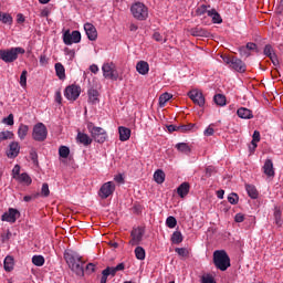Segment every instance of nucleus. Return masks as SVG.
Wrapping results in <instances>:
<instances>
[{
	"label": "nucleus",
	"mask_w": 283,
	"mask_h": 283,
	"mask_svg": "<svg viewBox=\"0 0 283 283\" xmlns=\"http://www.w3.org/2000/svg\"><path fill=\"white\" fill-rule=\"evenodd\" d=\"M64 260L66 261L73 273H75L80 277H83L85 275V268L83 266L85 263L81 260V256H75L70 252H65Z\"/></svg>",
	"instance_id": "nucleus-1"
},
{
	"label": "nucleus",
	"mask_w": 283,
	"mask_h": 283,
	"mask_svg": "<svg viewBox=\"0 0 283 283\" xmlns=\"http://www.w3.org/2000/svg\"><path fill=\"white\" fill-rule=\"evenodd\" d=\"M213 262L214 266H217L219 271H227V269L231 266V259L224 250H217L213 252Z\"/></svg>",
	"instance_id": "nucleus-2"
},
{
	"label": "nucleus",
	"mask_w": 283,
	"mask_h": 283,
	"mask_svg": "<svg viewBox=\"0 0 283 283\" xmlns=\"http://www.w3.org/2000/svg\"><path fill=\"white\" fill-rule=\"evenodd\" d=\"M19 54H25L23 48H12L10 50H0V59L4 63H14L19 59Z\"/></svg>",
	"instance_id": "nucleus-3"
},
{
	"label": "nucleus",
	"mask_w": 283,
	"mask_h": 283,
	"mask_svg": "<svg viewBox=\"0 0 283 283\" xmlns=\"http://www.w3.org/2000/svg\"><path fill=\"white\" fill-rule=\"evenodd\" d=\"M87 129L95 143L103 144L107 140V132H105L103 127L94 126V123L88 122Z\"/></svg>",
	"instance_id": "nucleus-4"
},
{
	"label": "nucleus",
	"mask_w": 283,
	"mask_h": 283,
	"mask_svg": "<svg viewBox=\"0 0 283 283\" xmlns=\"http://www.w3.org/2000/svg\"><path fill=\"white\" fill-rule=\"evenodd\" d=\"M130 12L135 19L138 21H145L147 20V17H149V9L145 3L136 2L132 6Z\"/></svg>",
	"instance_id": "nucleus-5"
},
{
	"label": "nucleus",
	"mask_w": 283,
	"mask_h": 283,
	"mask_svg": "<svg viewBox=\"0 0 283 283\" xmlns=\"http://www.w3.org/2000/svg\"><path fill=\"white\" fill-rule=\"evenodd\" d=\"M102 72L103 76L108 78V81H118V70H116V64H114V62L104 63Z\"/></svg>",
	"instance_id": "nucleus-6"
},
{
	"label": "nucleus",
	"mask_w": 283,
	"mask_h": 283,
	"mask_svg": "<svg viewBox=\"0 0 283 283\" xmlns=\"http://www.w3.org/2000/svg\"><path fill=\"white\" fill-rule=\"evenodd\" d=\"M32 136L38 143H43V140L48 138V128L43 125V123H38L33 127Z\"/></svg>",
	"instance_id": "nucleus-7"
},
{
	"label": "nucleus",
	"mask_w": 283,
	"mask_h": 283,
	"mask_svg": "<svg viewBox=\"0 0 283 283\" xmlns=\"http://www.w3.org/2000/svg\"><path fill=\"white\" fill-rule=\"evenodd\" d=\"M224 61L235 72H240L241 74L247 72V64H244L242 60L235 56H232V57H226Z\"/></svg>",
	"instance_id": "nucleus-8"
},
{
	"label": "nucleus",
	"mask_w": 283,
	"mask_h": 283,
	"mask_svg": "<svg viewBox=\"0 0 283 283\" xmlns=\"http://www.w3.org/2000/svg\"><path fill=\"white\" fill-rule=\"evenodd\" d=\"M143 235H145V229L142 227L134 228L130 232V240L128 242L130 247H138V244L143 242Z\"/></svg>",
	"instance_id": "nucleus-9"
},
{
	"label": "nucleus",
	"mask_w": 283,
	"mask_h": 283,
	"mask_svg": "<svg viewBox=\"0 0 283 283\" xmlns=\"http://www.w3.org/2000/svg\"><path fill=\"white\" fill-rule=\"evenodd\" d=\"M63 42L65 45H72L73 43H81V32L80 31H65L63 34Z\"/></svg>",
	"instance_id": "nucleus-10"
},
{
	"label": "nucleus",
	"mask_w": 283,
	"mask_h": 283,
	"mask_svg": "<svg viewBox=\"0 0 283 283\" xmlns=\"http://www.w3.org/2000/svg\"><path fill=\"white\" fill-rule=\"evenodd\" d=\"M116 191V185L113 181L105 182L99 189L102 200H107Z\"/></svg>",
	"instance_id": "nucleus-11"
},
{
	"label": "nucleus",
	"mask_w": 283,
	"mask_h": 283,
	"mask_svg": "<svg viewBox=\"0 0 283 283\" xmlns=\"http://www.w3.org/2000/svg\"><path fill=\"white\" fill-rule=\"evenodd\" d=\"M64 96L67 101H76L81 96V86L74 84L67 86L64 91Z\"/></svg>",
	"instance_id": "nucleus-12"
},
{
	"label": "nucleus",
	"mask_w": 283,
	"mask_h": 283,
	"mask_svg": "<svg viewBox=\"0 0 283 283\" xmlns=\"http://www.w3.org/2000/svg\"><path fill=\"white\" fill-rule=\"evenodd\" d=\"M19 218H21V212H19V210H17L14 208H9L8 212H4L2 214V221L11 222L12 224H14V222H17V220H19Z\"/></svg>",
	"instance_id": "nucleus-13"
},
{
	"label": "nucleus",
	"mask_w": 283,
	"mask_h": 283,
	"mask_svg": "<svg viewBox=\"0 0 283 283\" xmlns=\"http://www.w3.org/2000/svg\"><path fill=\"white\" fill-rule=\"evenodd\" d=\"M188 96L195 105H199V107H205V95L198 91V90H192L188 93Z\"/></svg>",
	"instance_id": "nucleus-14"
},
{
	"label": "nucleus",
	"mask_w": 283,
	"mask_h": 283,
	"mask_svg": "<svg viewBox=\"0 0 283 283\" xmlns=\"http://www.w3.org/2000/svg\"><path fill=\"white\" fill-rule=\"evenodd\" d=\"M263 54L272 61L273 65H280L277 54H275V51L273 50V46L271 44H266L264 46Z\"/></svg>",
	"instance_id": "nucleus-15"
},
{
	"label": "nucleus",
	"mask_w": 283,
	"mask_h": 283,
	"mask_svg": "<svg viewBox=\"0 0 283 283\" xmlns=\"http://www.w3.org/2000/svg\"><path fill=\"white\" fill-rule=\"evenodd\" d=\"M84 30L90 41H96V39H98V31H96V27H94V24L85 23Z\"/></svg>",
	"instance_id": "nucleus-16"
},
{
	"label": "nucleus",
	"mask_w": 283,
	"mask_h": 283,
	"mask_svg": "<svg viewBox=\"0 0 283 283\" xmlns=\"http://www.w3.org/2000/svg\"><path fill=\"white\" fill-rule=\"evenodd\" d=\"M20 150H21V147L19 146V143L12 142L9 145V150L7 153L8 158H17L19 156Z\"/></svg>",
	"instance_id": "nucleus-17"
},
{
	"label": "nucleus",
	"mask_w": 283,
	"mask_h": 283,
	"mask_svg": "<svg viewBox=\"0 0 283 283\" xmlns=\"http://www.w3.org/2000/svg\"><path fill=\"white\" fill-rule=\"evenodd\" d=\"M263 171L268 178H273L275 176V169L273 168V160L266 159L263 165Z\"/></svg>",
	"instance_id": "nucleus-18"
},
{
	"label": "nucleus",
	"mask_w": 283,
	"mask_h": 283,
	"mask_svg": "<svg viewBox=\"0 0 283 283\" xmlns=\"http://www.w3.org/2000/svg\"><path fill=\"white\" fill-rule=\"evenodd\" d=\"M118 133H119V140L122 143H125V140H129V138L132 137V130L127 127L120 126L118 128Z\"/></svg>",
	"instance_id": "nucleus-19"
},
{
	"label": "nucleus",
	"mask_w": 283,
	"mask_h": 283,
	"mask_svg": "<svg viewBox=\"0 0 283 283\" xmlns=\"http://www.w3.org/2000/svg\"><path fill=\"white\" fill-rule=\"evenodd\" d=\"M136 70L138 74L145 76V74H149V63H147L146 61H139L136 65Z\"/></svg>",
	"instance_id": "nucleus-20"
},
{
	"label": "nucleus",
	"mask_w": 283,
	"mask_h": 283,
	"mask_svg": "<svg viewBox=\"0 0 283 283\" xmlns=\"http://www.w3.org/2000/svg\"><path fill=\"white\" fill-rule=\"evenodd\" d=\"M239 118L250 119L253 118V112L249 108L241 107L237 111Z\"/></svg>",
	"instance_id": "nucleus-21"
},
{
	"label": "nucleus",
	"mask_w": 283,
	"mask_h": 283,
	"mask_svg": "<svg viewBox=\"0 0 283 283\" xmlns=\"http://www.w3.org/2000/svg\"><path fill=\"white\" fill-rule=\"evenodd\" d=\"M177 193L180 198H186L189 193V182H184L177 188Z\"/></svg>",
	"instance_id": "nucleus-22"
},
{
	"label": "nucleus",
	"mask_w": 283,
	"mask_h": 283,
	"mask_svg": "<svg viewBox=\"0 0 283 283\" xmlns=\"http://www.w3.org/2000/svg\"><path fill=\"white\" fill-rule=\"evenodd\" d=\"M190 34H191V36H209V31H207L200 27H196L190 30Z\"/></svg>",
	"instance_id": "nucleus-23"
},
{
	"label": "nucleus",
	"mask_w": 283,
	"mask_h": 283,
	"mask_svg": "<svg viewBox=\"0 0 283 283\" xmlns=\"http://www.w3.org/2000/svg\"><path fill=\"white\" fill-rule=\"evenodd\" d=\"M104 271H108V275H112V277H114V275H116L118 271H125V263H119L115 268L107 266Z\"/></svg>",
	"instance_id": "nucleus-24"
},
{
	"label": "nucleus",
	"mask_w": 283,
	"mask_h": 283,
	"mask_svg": "<svg viewBox=\"0 0 283 283\" xmlns=\"http://www.w3.org/2000/svg\"><path fill=\"white\" fill-rule=\"evenodd\" d=\"M4 271H7V273H10V271H13L14 269V258L8 255L4 259Z\"/></svg>",
	"instance_id": "nucleus-25"
},
{
	"label": "nucleus",
	"mask_w": 283,
	"mask_h": 283,
	"mask_svg": "<svg viewBox=\"0 0 283 283\" xmlns=\"http://www.w3.org/2000/svg\"><path fill=\"white\" fill-rule=\"evenodd\" d=\"M274 224H276V227H282L283 224V220H282V210H280V208H274Z\"/></svg>",
	"instance_id": "nucleus-26"
},
{
	"label": "nucleus",
	"mask_w": 283,
	"mask_h": 283,
	"mask_svg": "<svg viewBox=\"0 0 283 283\" xmlns=\"http://www.w3.org/2000/svg\"><path fill=\"white\" fill-rule=\"evenodd\" d=\"M55 72L56 76L60 78V81H64L65 78V66L61 63H55Z\"/></svg>",
	"instance_id": "nucleus-27"
},
{
	"label": "nucleus",
	"mask_w": 283,
	"mask_h": 283,
	"mask_svg": "<svg viewBox=\"0 0 283 283\" xmlns=\"http://www.w3.org/2000/svg\"><path fill=\"white\" fill-rule=\"evenodd\" d=\"M28 132H30V127L28 125L21 124L18 129V136L21 140L25 139L28 136Z\"/></svg>",
	"instance_id": "nucleus-28"
},
{
	"label": "nucleus",
	"mask_w": 283,
	"mask_h": 283,
	"mask_svg": "<svg viewBox=\"0 0 283 283\" xmlns=\"http://www.w3.org/2000/svg\"><path fill=\"white\" fill-rule=\"evenodd\" d=\"M154 180L157 185H163V182H165V171L161 169L156 170L154 174Z\"/></svg>",
	"instance_id": "nucleus-29"
},
{
	"label": "nucleus",
	"mask_w": 283,
	"mask_h": 283,
	"mask_svg": "<svg viewBox=\"0 0 283 283\" xmlns=\"http://www.w3.org/2000/svg\"><path fill=\"white\" fill-rule=\"evenodd\" d=\"M77 140L82 145H92V138H90V136L85 133H78L77 134Z\"/></svg>",
	"instance_id": "nucleus-30"
},
{
	"label": "nucleus",
	"mask_w": 283,
	"mask_h": 283,
	"mask_svg": "<svg viewBox=\"0 0 283 283\" xmlns=\"http://www.w3.org/2000/svg\"><path fill=\"white\" fill-rule=\"evenodd\" d=\"M88 102L93 105H96V103H98V91L94 88H91L88 91Z\"/></svg>",
	"instance_id": "nucleus-31"
},
{
	"label": "nucleus",
	"mask_w": 283,
	"mask_h": 283,
	"mask_svg": "<svg viewBox=\"0 0 283 283\" xmlns=\"http://www.w3.org/2000/svg\"><path fill=\"white\" fill-rule=\"evenodd\" d=\"M174 98V95L169 93H164L159 96V107H165L167 105L168 101H171Z\"/></svg>",
	"instance_id": "nucleus-32"
},
{
	"label": "nucleus",
	"mask_w": 283,
	"mask_h": 283,
	"mask_svg": "<svg viewBox=\"0 0 283 283\" xmlns=\"http://www.w3.org/2000/svg\"><path fill=\"white\" fill-rule=\"evenodd\" d=\"M208 17H211L213 23H222V17L214 9L208 11Z\"/></svg>",
	"instance_id": "nucleus-33"
},
{
	"label": "nucleus",
	"mask_w": 283,
	"mask_h": 283,
	"mask_svg": "<svg viewBox=\"0 0 283 283\" xmlns=\"http://www.w3.org/2000/svg\"><path fill=\"white\" fill-rule=\"evenodd\" d=\"M213 101L216 105H219V107H224V105H227V96L222 94L214 95Z\"/></svg>",
	"instance_id": "nucleus-34"
},
{
	"label": "nucleus",
	"mask_w": 283,
	"mask_h": 283,
	"mask_svg": "<svg viewBox=\"0 0 283 283\" xmlns=\"http://www.w3.org/2000/svg\"><path fill=\"white\" fill-rule=\"evenodd\" d=\"M176 149H178V151H180L181 154H191V147H189V144L187 143L177 144Z\"/></svg>",
	"instance_id": "nucleus-35"
},
{
	"label": "nucleus",
	"mask_w": 283,
	"mask_h": 283,
	"mask_svg": "<svg viewBox=\"0 0 283 283\" xmlns=\"http://www.w3.org/2000/svg\"><path fill=\"white\" fill-rule=\"evenodd\" d=\"M14 138V133L10 130L0 132V143L3 140H12Z\"/></svg>",
	"instance_id": "nucleus-36"
},
{
	"label": "nucleus",
	"mask_w": 283,
	"mask_h": 283,
	"mask_svg": "<svg viewBox=\"0 0 283 283\" xmlns=\"http://www.w3.org/2000/svg\"><path fill=\"white\" fill-rule=\"evenodd\" d=\"M15 180H19L20 182H23L24 185H28V186L32 185V178L27 172L18 176V178Z\"/></svg>",
	"instance_id": "nucleus-37"
},
{
	"label": "nucleus",
	"mask_w": 283,
	"mask_h": 283,
	"mask_svg": "<svg viewBox=\"0 0 283 283\" xmlns=\"http://www.w3.org/2000/svg\"><path fill=\"white\" fill-rule=\"evenodd\" d=\"M245 189H247L248 196H250V198H252L253 200H255V198H258V189H255V186L247 185Z\"/></svg>",
	"instance_id": "nucleus-38"
},
{
	"label": "nucleus",
	"mask_w": 283,
	"mask_h": 283,
	"mask_svg": "<svg viewBox=\"0 0 283 283\" xmlns=\"http://www.w3.org/2000/svg\"><path fill=\"white\" fill-rule=\"evenodd\" d=\"M32 263L34 266H43L45 264V258L43 255H33Z\"/></svg>",
	"instance_id": "nucleus-39"
},
{
	"label": "nucleus",
	"mask_w": 283,
	"mask_h": 283,
	"mask_svg": "<svg viewBox=\"0 0 283 283\" xmlns=\"http://www.w3.org/2000/svg\"><path fill=\"white\" fill-rule=\"evenodd\" d=\"M171 242L174 244H180L182 242V233L180 231H176L172 233Z\"/></svg>",
	"instance_id": "nucleus-40"
},
{
	"label": "nucleus",
	"mask_w": 283,
	"mask_h": 283,
	"mask_svg": "<svg viewBox=\"0 0 283 283\" xmlns=\"http://www.w3.org/2000/svg\"><path fill=\"white\" fill-rule=\"evenodd\" d=\"M135 255L137 260H145V249L143 247H137L135 249Z\"/></svg>",
	"instance_id": "nucleus-41"
},
{
	"label": "nucleus",
	"mask_w": 283,
	"mask_h": 283,
	"mask_svg": "<svg viewBox=\"0 0 283 283\" xmlns=\"http://www.w3.org/2000/svg\"><path fill=\"white\" fill-rule=\"evenodd\" d=\"M176 224H178V221L176 220L175 217H168L167 220H166V226L169 228V229H176Z\"/></svg>",
	"instance_id": "nucleus-42"
},
{
	"label": "nucleus",
	"mask_w": 283,
	"mask_h": 283,
	"mask_svg": "<svg viewBox=\"0 0 283 283\" xmlns=\"http://www.w3.org/2000/svg\"><path fill=\"white\" fill-rule=\"evenodd\" d=\"M20 85H21V87H25V85H28V71L27 70L22 71V73L20 75Z\"/></svg>",
	"instance_id": "nucleus-43"
},
{
	"label": "nucleus",
	"mask_w": 283,
	"mask_h": 283,
	"mask_svg": "<svg viewBox=\"0 0 283 283\" xmlns=\"http://www.w3.org/2000/svg\"><path fill=\"white\" fill-rule=\"evenodd\" d=\"M59 154L61 158H67V156H70V148L67 146H61Z\"/></svg>",
	"instance_id": "nucleus-44"
},
{
	"label": "nucleus",
	"mask_w": 283,
	"mask_h": 283,
	"mask_svg": "<svg viewBox=\"0 0 283 283\" xmlns=\"http://www.w3.org/2000/svg\"><path fill=\"white\" fill-rule=\"evenodd\" d=\"M39 196H42L43 198H48L50 196V186L48 184H43L41 188V193Z\"/></svg>",
	"instance_id": "nucleus-45"
},
{
	"label": "nucleus",
	"mask_w": 283,
	"mask_h": 283,
	"mask_svg": "<svg viewBox=\"0 0 283 283\" xmlns=\"http://www.w3.org/2000/svg\"><path fill=\"white\" fill-rule=\"evenodd\" d=\"M238 200H240V197H238V193L235 192L228 196V202H230V205H238Z\"/></svg>",
	"instance_id": "nucleus-46"
},
{
	"label": "nucleus",
	"mask_w": 283,
	"mask_h": 283,
	"mask_svg": "<svg viewBox=\"0 0 283 283\" xmlns=\"http://www.w3.org/2000/svg\"><path fill=\"white\" fill-rule=\"evenodd\" d=\"M175 251L180 255V258L189 256V250H187V248H176Z\"/></svg>",
	"instance_id": "nucleus-47"
},
{
	"label": "nucleus",
	"mask_w": 283,
	"mask_h": 283,
	"mask_svg": "<svg viewBox=\"0 0 283 283\" xmlns=\"http://www.w3.org/2000/svg\"><path fill=\"white\" fill-rule=\"evenodd\" d=\"M209 12H211V10H208V9H207V6H205V4L200 6V7L197 9V14H198V17H202L203 14H208V15H209Z\"/></svg>",
	"instance_id": "nucleus-48"
},
{
	"label": "nucleus",
	"mask_w": 283,
	"mask_h": 283,
	"mask_svg": "<svg viewBox=\"0 0 283 283\" xmlns=\"http://www.w3.org/2000/svg\"><path fill=\"white\" fill-rule=\"evenodd\" d=\"M196 127V124L179 125V132H191Z\"/></svg>",
	"instance_id": "nucleus-49"
},
{
	"label": "nucleus",
	"mask_w": 283,
	"mask_h": 283,
	"mask_svg": "<svg viewBox=\"0 0 283 283\" xmlns=\"http://www.w3.org/2000/svg\"><path fill=\"white\" fill-rule=\"evenodd\" d=\"M2 123H4V125H9V126L14 125V115L13 114H9L8 117H4L2 119Z\"/></svg>",
	"instance_id": "nucleus-50"
},
{
	"label": "nucleus",
	"mask_w": 283,
	"mask_h": 283,
	"mask_svg": "<svg viewBox=\"0 0 283 283\" xmlns=\"http://www.w3.org/2000/svg\"><path fill=\"white\" fill-rule=\"evenodd\" d=\"M30 159L34 165H39V155L36 154V150L30 151Z\"/></svg>",
	"instance_id": "nucleus-51"
},
{
	"label": "nucleus",
	"mask_w": 283,
	"mask_h": 283,
	"mask_svg": "<svg viewBox=\"0 0 283 283\" xmlns=\"http://www.w3.org/2000/svg\"><path fill=\"white\" fill-rule=\"evenodd\" d=\"M0 21H2V23H12V17L8 13H3L1 14Z\"/></svg>",
	"instance_id": "nucleus-52"
},
{
	"label": "nucleus",
	"mask_w": 283,
	"mask_h": 283,
	"mask_svg": "<svg viewBox=\"0 0 283 283\" xmlns=\"http://www.w3.org/2000/svg\"><path fill=\"white\" fill-rule=\"evenodd\" d=\"M239 52L241 56H245V59H249L251 56V52L245 46L239 48Z\"/></svg>",
	"instance_id": "nucleus-53"
},
{
	"label": "nucleus",
	"mask_w": 283,
	"mask_h": 283,
	"mask_svg": "<svg viewBox=\"0 0 283 283\" xmlns=\"http://www.w3.org/2000/svg\"><path fill=\"white\" fill-rule=\"evenodd\" d=\"M39 198V192L30 195V196H24L23 200L24 202H32V200H36Z\"/></svg>",
	"instance_id": "nucleus-54"
},
{
	"label": "nucleus",
	"mask_w": 283,
	"mask_h": 283,
	"mask_svg": "<svg viewBox=\"0 0 283 283\" xmlns=\"http://www.w3.org/2000/svg\"><path fill=\"white\" fill-rule=\"evenodd\" d=\"M109 270H103L102 271V279H101V283H107V277H109Z\"/></svg>",
	"instance_id": "nucleus-55"
},
{
	"label": "nucleus",
	"mask_w": 283,
	"mask_h": 283,
	"mask_svg": "<svg viewBox=\"0 0 283 283\" xmlns=\"http://www.w3.org/2000/svg\"><path fill=\"white\" fill-rule=\"evenodd\" d=\"M20 171H21V167L19 165H15L13 170H12V174H13V178L17 180V178H19L20 175Z\"/></svg>",
	"instance_id": "nucleus-56"
},
{
	"label": "nucleus",
	"mask_w": 283,
	"mask_h": 283,
	"mask_svg": "<svg viewBox=\"0 0 283 283\" xmlns=\"http://www.w3.org/2000/svg\"><path fill=\"white\" fill-rule=\"evenodd\" d=\"M248 52H253L255 50H258V44L256 43H253V42H249L247 45H245Z\"/></svg>",
	"instance_id": "nucleus-57"
},
{
	"label": "nucleus",
	"mask_w": 283,
	"mask_h": 283,
	"mask_svg": "<svg viewBox=\"0 0 283 283\" xmlns=\"http://www.w3.org/2000/svg\"><path fill=\"white\" fill-rule=\"evenodd\" d=\"M96 271V265L94 263H88L86 265V273H94Z\"/></svg>",
	"instance_id": "nucleus-58"
},
{
	"label": "nucleus",
	"mask_w": 283,
	"mask_h": 283,
	"mask_svg": "<svg viewBox=\"0 0 283 283\" xmlns=\"http://www.w3.org/2000/svg\"><path fill=\"white\" fill-rule=\"evenodd\" d=\"M214 133L216 130L213 129V127L209 126L203 134L205 136H213Z\"/></svg>",
	"instance_id": "nucleus-59"
},
{
	"label": "nucleus",
	"mask_w": 283,
	"mask_h": 283,
	"mask_svg": "<svg viewBox=\"0 0 283 283\" xmlns=\"http://www.w3.org/2000/svg\"><path fill=\"white\" fill-rule=\"evenodd\" d=\"M252 140H254V143H260V132L254 130L252 135Z\"/></svg>",
	"instance_id": "nucleus-60"
},
{
	"label": "nucleus",
	"mask_w": 283,
	"mask_h": 283,
	"mask_svg": "<svg viewBox=\"0 0 283 283\" xmlns=\"http://www.w3.org/2000/svg\"><path fill=\"white\" fill-rule=\"evenodd\" d=\"M202 283H216V281L213 280V276H203Z\"/></svg>",
	"instance_id": "nucleus-61"
},
{
	"label": "nucleus",
	"mask_w": 283,
	"mask_h": 283,
	"mask_svg": "<svg viewBox=\"0 0 283 283\" xmlns=\"http://www.w3.org/2000/svg\"><path fill=\"white\" fill-rule=\"evenodd\" d=\"M235 222H244V214L237 213L234 217Z\"/></svg>",
	"instance_id": "nucleus-62"
},
{
	"label": "nucleus",
	"mask_w": 283,
	"mask_h": 283,
	"mask_svg": "<svg viewBox=\"0 0 283 283\" xmlns=\"http://www.w3.org/2000/svg\"><path fill=\"white\" fill-rule=\"evenodd\" d=\"M63 101V97L61 96V91H56L55 93V103L61 104Z\"/></svg>",
	"instance_id": "nucleus-63"
},
{
	"label": "nucleus",
	"mask_w": 283,
	"mask_h": 283,
	"mask_svg": "<svg viewBox=\"0 0 283 283\" xmlns=\"http://www.w3.org/2000/svg\"><path fill=\"white\" fill-rule=\"evenodd\" d=\"M153 39H155V41H157V42L163 41V36H161V34L159 32H155L153 34Z\"/></svg>",
	"instance_id": "nucleus-64"
}]
</instances>
